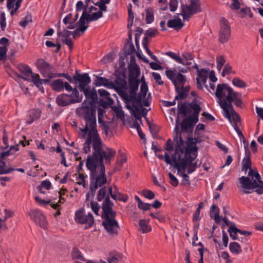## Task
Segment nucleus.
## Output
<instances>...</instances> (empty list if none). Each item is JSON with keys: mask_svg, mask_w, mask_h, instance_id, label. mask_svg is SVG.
<instances>
[{"mask_svg": "<svg viewBox=\"0 0 263 263\" xmlns=\"http://www.w3.org/2000/svg\"><path fill=\"white\" fill-rule=\"evenodd\" d=\"M196 143V139H191L188 141L184 153L180 150V146H178L176 152L172 155L174 166L177 168L178 173L183 177V182L186 184H189L187 174L194 172L197 167V162H193L198 155Z\"/></svg>", "mask_w": 263, "mask_h": 263, "instance_id": "f257e3e1", "label": "nucleus"}, {"mask_svg": "<svg viewBox=\"0 0 263 263\" xmlns=\"http://www.w3.org/2000/svg\"><path fill=\"white\" fill-rule=\"evenodd\" d=\"M115 153L116 151L113 149L106 148L104 155L101 154L100 156H95L92 153V155H88L86 166L90 171V191L92 197L95 196L96 190L107 182L103 160L105 159L109 163L110 158Z\"/></svg>", "mask_w": 263, "mask_h": 263, "instance_id": "f03ea898", "label": "nucleus"}, {"mask_svg": "<svg viewBox=\"0 0 263 263\" xmlns=\"http://www.w3.org/2000/svg\"><path fill=\"white\" fill-rule=\"evenodd\" d=\"M84 120L85 127L80 128L81 138L85 139L83 144V152L85 154L90 153L92 145L95 156H100L101 154L104 155L106 149L103 148V143L97 129L96 115L85 118Z\"/></svg>", "mask_w": 263, "mask_h": 263, "instance_id": "7ed1b4c3", "label": "nucleus"}, {"mask_svg": "<svg viewBox=\"0 0 263 263\" xmlns=\"http://www.w3.org/2000/svg\"><path fill=\"white\" fill-rule=\"evenodd\" d=\"M233 92L234 90L231 87L227 84L223 83L217 86L215 95L217 98V102L223 110L224 116L229 120L238 134L243 138L238 126L240 122V118L232 105L231 97Z\"/></svg>", "mask_w": 263, "mask_h": 263, "instance_id": "20e7f679", "label": "nucleus"}, {"mask_svg": "<svg viewBox=\"0 0 263 263\" xmlns=\"http://www.w3.org/2000/svg\"><path fill=\"white\" fill-rule=\"evenodd\" d=\"M139 85V81L133 79L129 80V86L127 87L126 82L125 81L119 80L116 91L126 104L135 101L140 103L146 97L148 87L145 82H142L140 86V92L136 98V91L138 89Z\"/></svg>", "mask_w": 263, "mask_h": 263, "instance_id": "39448f33", "label": "nucleus"}, {"mask_svg": "<svg viewBox=\"0 0 263 263\" xmlns=\"http://www.w3.org/2000/svg\"><path fill=\"white\" fill-rule=\"evenodd\" d=\"M114 204L107 197L102 204V224L110 235H117L119 226L116 220V212L112 210Z\"/></svg>", "mask_w": 263, "mask_h": 263, "instance_id": "423d86ee", "label": "nucleus"}, {"mask_svg": "<svg viewBox=\"0 0 263 263\" xmlns=\"http://www.w3.org/2000/svg\"><path fill=\"white\" fill-rule=\"evenodd\" d=\"M165 73L167 77L172 81L175 86L177 94L175 99L179 100L186 98L189 92L190 87H184L186 82L185 77L176 70H167L165 71Z\"/></svg>", "mask_w": 263, "mask_h": 263, "instance_id": "0eeeda50", "label": "nucleus"}, {"mask_svg": "<svg viewBox=\"0 0 263 263\" xmlns=\"http://www.w3.org/2000/svg\"><path fill=\"white\" fill-rule=\"evenodd\" d=\"M182 57H183L182 65L192 66L193 68L197 70L198 77L196 78L197 87L199 89H202L203 87L201 84L200 80L204 83L205 82V80L208 79L209 70L205 68L199 69L198 65L194 62L193 56L191 53H185L182 54Z\"/></svg>", "mask_w": 263, "mask_h": 263, "instance_id": "6e6552de", "label": "nucleus"}, {"mask_svg": "<svg viewBox=\"0 0 263 263\" xmlns=\"http://www.w3.org/2000/svg\"><path fill=\"white\" fill-rule=\"evenodd\" d=\"M192 108L193 110V115L185 118L181 123L182 132L192 130L194 124L198 121L199 114L201 110L200 106L197 104H193L192 105Z\"/></svg>", "mask_w": 263, "mask_h": 263, "instance_id": "1a4fd4ad", "label": "nucleus"}, {"mask_svg": "<svg viewBox=\"0 0 263 263\" xmlns=\"http://www.w3.org/2000/svg\"><path fill=\"white\" fill-rule=\"evenodd\" d=\"M18 68L22 73V75H18V77L29 82H32L36 87L41 86L40 76L33 73L31 69L28 65L21 64Z\"/></svg>", "mask_w": 263, "mask_h": 263, "instance_id": "9d476101", "label": "nucleus"}, {"mask_svg": "<svg viewBox=\"0 0 263 263\" xmlns=\"http://www.w3.org/2000/svg\"><path fill=\"white\" fill-rule=\"evenodd\" d=\"M97 10V8L93 6L84 9L80 18V22L82 21L85 22V24L88 25L89 22L97 21L102 17L103 13Z\"/></svg>", "mask_w": 263, "mask_h": 263, "instance_id": "9b49d317", "label": "nucleus"}, {"mask_svg": "<svg viewBox=\"0 0 263 263\" xmlns=\"http://www.w3.org/2000/svg\"><path fill=\"white\" fill-rule=\"evenodd\" d=\"M190 5H181L184 20H188L193 14L201 11L199 0H190Z\"/></svg>", "mask_w": 263, "mask_h": 263, "instance_id": "f8f14e48", "label": "nucleus"}, {"mask_svg": "<svg viewBox=\"0 0 263 263\" xmlns=\"http://www.w3.org/2000/svg\"><path fill=\"white\" fill-rule=\"evenodd\" d=\"M179 116H177V119H176V124L175 126V128L174 129V141L175 143V152H176V149L178 148V146H180V150L183 152L184 153V148H185V149H186L187 145V142L189 140L191 139V138L187 139V141H184L182 139V137L181 136V134L180 133L178 132L179 130ZM196 139V138H195ZM196 140L197 141V139H196Z\"/></svg>", "mask_w": 263, "mask_h": 263, "instance_id": "ddd939ff", "label": "nucleus"}, {"mask_svg": "<svg viewBox=\"0 0 263 263\" xmlns=\"http://www.w3.org/2000/svg\"><path fill=\"white\" fill-rule=\"evenodd\" d=\"M74 218L77 223L87 224L88 226L86 228L91 227L94 222L92 215L90 213L86 215L83 209L76 212Z\"/></svg>", "mask_w": 263, "mask_h": 263, "instance_id": "4468645a", "label": "nucleus"}, {"mask_svg": "<svg viewBox=\"0 0 263 263\" xmlns=\"http://www.w3.org/2000/svg\"><path fill=\"white\" fill-rule=\"evenodd\" d=\"M92 101L85 100L81 107L77 109V112L84 119L96 115L95 111L92 109Z\"/></svg>", "mask_w": 263, "mask_h": 263, "instance_id": "2eb2a0df", "label": "nucleus"}, {"mask_svg": "<svg viewBox=\"0 0 263 263\" xmlns=\"http://www.w3.org/2000/svg\"><path fill=\"white\" fill-rule=\"evenodd\" d=\"M36 65L44 77L51 79L56 77V73L52 71V66L45 62L43 59H39L36 62Z\"/></svg>", "mask_w": 263, "mask_h": 263, "instance_id": "dca6fc26", "label": "nucleus"}, {"mask_svg": "<svg viewBox=\"0 0 263 263\" xmlns=\"http://www.w3.org/2000/svg\"><path fill=\"white\" fill-rule=\"evenodd\" d=\"M220 27L219 40L221 43H224L229 40L231 34L228 21L224 18L220 19Z\"/></svg>", "mask_w": 263, "mask_h": 263, "instance_id": "f3484780", "label": "nucleus"}, {"mask_svg": "<svg viewBox=\"0 0 263 263\" xmlns=\"http://www.w3.org/2000/svg\"><path fill=\"white\" fill-rule=\"evenodd\" d=\"M29 215L31 219H32L36 224L44 229L47 227V222L46 218L40 211L32 210L29 213Z\"/></svg>", "mask_w": 263, "mask_h": 263, "instance_id": "a211bd4d", "label": "nucleus"}, {"mask_svg": "<svg viewBox=\"0 0 263 263\" xmlns=\"http://www.w3.org/2000/svg\"><path fill=\"white\" fill-rule=\"evenodd\" d=\"M76 81L79 82V88L81 91L89 87L88 85L91 83L90 78L87 73L81 74L77 72L74 75V82Z\"/></svg>", "mask_w": 263, "mask_h": 263, "instance_id": "6ab92c4d", "label": "nucleus"}, {"mask_svg": "<svg viewBox=\"0 0 263 263\" xmlns=\"http://www.w3.org/2000/svg\"><path fill=\"white\" fill-rule=\"evenodd\" d=\"M118 83L119 80H116L114 82H112L105 78L100 77H97L95 81V84L97 86H104L107 88H114L116 90Z\"/></svg>", "mask_w": 263, "mask_h": 263, "instance_id": "aec40b11", "label": "nucleus"}, {"mask_svg": "<svg viewBox=\"0 0 263 263\" xmlns=\"http://www.w3.org/2000/svg\"><path fill=\"white\" fill-rule=\"evenodd\" d=\"M239 180L241 187L244 189H252V187L257 186V181L255 179L251 180L248 177L242 176L239 179Z\"/></svg>", "mask_w": 263, "mask_h": 263, "instance_id": "412c9836", "label": "nucleus"}, {"mask_svg": "<svg viewBox=\"0 0 263 263\" xmlns=\"http://www.w3.org/2000/svg\"><path fill=\"white\" fill-rule=\"evenodd\" d=\"M193 104H197L196 103L192 102L191 104L183 103L181 105L178 103V114H181L183 117L187 116L188 113L193 111L192 108V105Z\"/></svg>", "mask_w": 263, "mask_h": 263, "instance_id": "4be33fe9", "label": "nucleus"}, {"mask_svg": "<svg viewBox=\"0 0 263 263\" xmlns=\"http://www.w3.org/2000/svg\"><path fill=\"white\" fill-rule=\"evenodd\" d=\"M70 102L69 96L65 93L59 95L56 98V103L60 106L69 105L71 104Z\"/></svg>", "mask_w": 263, "mask_h": 263, "instance_id": "5701e85b", "label": "nucleus"}, {"mask_svg": "<svg viewBox=\"0 0 263 263\" xmlns=\"http://www.w3.org/2000/svg\"><path fill=\"white\" fill-rule=\"evenodd\" d=\"M84 93L85 97L86 98V100L92 101V103L93 104L94 101L97 98V93L95 90H91L90 87L86 88V89L82 91Z\"/></svg>", "mask_w": 263, "mask_h": 263, "instance_id": "b1692460", "label": "nucleus"}, {"mask_svg": "<svg viewBox=\"0 0 263 263\" xmlns=\"http://www.w3.org/2000/svg\"><path fill=\"white\" fill-rule=\"evenodd\" d=\"M72 91V94L68 95L69 97L70 101L71 102L70 104L81 102L83 99V95L82 94H80L77 88H74Z\"/></svg>", "mask_w": 263, "mask_h": 263, "instance_id": "393cba45", "label": "nucleus"}, {"mask_svg": "<svg viewBox=\"0 0 263 263\" xmlns=\"http://www.w3.org/2000/svg\"><path fill=\"white\" fill-rule=\"evenodd\" d=\"M78 24H79V27L77 28L76 30L73 32V34H72L74 39H76L77 36H80L88 28V25H86L85 22H83L82 21L80 22V20Z\"/></svg>", "mask_w": 263, "mask_h": 263, "instance_id": "a878e982", "label": "nucleus"}, {"mask_svg": "<svg viewBox=\"0 0 263 263\" xmlns=\"http://www.w3.org/2000/svg\"><path fill=\"white\" fill-rule=\"evenodd\" d=\"M211 217L213 218L216 223L221 221L222 217L219 216V209L215 204L212 205L210 209Z\"/></svg>", "mask_w": 263, "mask_h": 263, "instance_id": "bb28decb", "label": "nucleus"}, {"mask_svg": "<svg viewBox=\"0 0 263 263\" xmlns=\"http://www.w3.org/2000/svg\"><path fill=\"white\" fill-rule=\"evenodd\" d=\"M126 104L127 108L130 110L132 116H134L136 120L141 122V112H140V110L134 105L133 108L129 105V103Z\"/></svg>", "mask_w": 263, "mask_h": 263, "instance_id": "cd10ccee", "label": "nucleus"}, {"mask_svg": "<svg viewBox=\"0 0 263 263\" xmlns=\"http://www.w3.org/2000/svg\"><path fill=\"white\" fill-rule=\"evenodd\" d=\"M184 24L180 18L168 20L167 26L168 27L174 28L175 30H179L182 28Z\"/></svg>", "mask_w": 263, "mask_h": 263, "instance_id": "c85d7f7f", "label": "nucleus"}, {"mask_svg": "<svg viewBox=\"0 0 263 263\" xmlns=\"http://www.w3.org/2000/svg\"><path fill=\"white\" fill-rule=\"evenodd\" d=\"M41 111L39 109L32 110L29 114L28 118L27 120V123L30 124L34 120L38 119L41 116Z\"/></svg>", "mask_w": 263, "mask_h": 263, "instance_id": "c756f323", "label": "nucleus"}, {"mask_svg": "<svg viewBox=\"0 0 263 263\" xmlns=\"http://www.w3.org/2000/svg\"><path fill=\"white\" fill-rule=\"evenodd\" d=\"M51 86L53 90L56 91H61L64 89V83L62 80L57 79L52 83Z\"/></svg>", "mask_w": 263, "mask_h": 263, "instance_id": "7c9ffc66", "label": "nucleus"}, {"mask_svg": "<svg viewBox=\"0 0 263 263\" xmlns=\"http://www.w3.org/2000/svg\"><path fill=\"white\" fill-rule=\"evenodd\" d=\"M12 150H14V151H17L19 150L18 148V144L12 146L10 147L9 150L4 152L1 153V162H3V160L5 157H7L8 156H10L11 155L14 154V152H12Z\"/></svg>", "mask_w": 263, "mask_h": 263, "instance_id": "2f4dec72", "label": "nucleus"}, {"mask_svg": "<svg viewBox=\"0 0 263 263\" xmlns=\"http://www.w3.org/2000/svg\"><path fill=\"white\" fill-rule=\"evenodd\" d=\"M229 249L233 253L238 254L241 252V248L238 242H232L229 245Z\"/></svg>", "mask_w": 263, "mask_h": 263, "instance_id": "473e14b6", "label": "nucleus"}, {"mask_svg": "<svg viewBox=\"0 0 263 263\" xmlns=\"http://www.w3.org/2000/svg\"><path fill=\"white\" fill-rule=\"evenodd\" d=\"M140 230L143 233H146L151 230V228L148 226V221L145 219H142L139 221Z\"/></svg>", "mask_w": 263, "mask_h": 263, "instance_id": "72a5a7b5", "label": "nucleus"}, {"mask_svg": "<svg viewBox=\"0 0 263 263\" xmlns=\"http://www.w3.org/2000/svg\"><path fill=\"white\" fill-rule=\"evenodd\" d=\"M23 0H7V7L10 10L16 6V9H19Z\"/></svg>", "mask_w": 263, "mask_h": 263, "instance_id": "f704fd0d", "label": "nucleus"}, {"mask_svg": "<svg viewBox=\"0 0 263 263\" xmlns=\"http://www.w3.org/2000/svg\"><path fill=\"white\" fill-rule=\"evenodd\" d=\"M71 256L73 259H79L85 260V258L82 255L81 253L78 249L74 248L71 253Z\"/></svg>", "mask_w": 263, "mask_h": 263, "instance_id": "c9c22d12", "label": "nucleus"}, {"mask_svg": "<svg viewBox=\"0 0 263 263\" xmlns=\"http://www.w3.org/2000/svg\"><path fill=\"white\" fill-rule=\"evenodd\" d=\"M108 197L109 198V195L106 194V189L105 187H102L100 189L99 191L98 195H97V200L99 201H102L103 199L106 198ZM105 200L104 201V202Z\"/></svg>", "mask_w": 263, "mask_h": 263, "instance_id": "e433bc0d", "label": "nucleus"}, {"mask_svg": "<svg viewBox=\"0 0 263 263\" xmlns=\"http://www.w3.org/2000/svg\"><path fill=\"white\" fill-rule=\"evenodd\" d=\"M232 224L234 225V226H231L228 230V232L230 233V236L232 239H237L238 238L237 235V233H239V229L234 226V224L233 223H232Z\"/></svg>", "mask_w": 263, "mask_h": 263, "instance_id": "4c0bfd02", "label": "nucleus"}, {"mask_svg": "<svg viewBox=\"0 0 263 263\" xmlns=\"http://www.w3.org/2000/svg\"><path fill=\"white\" fill-rule=\"evenodd\" d=\"M242 170L246 172L248 169L251 168V161L249 156H247L242 161Z\"/></svg>", "mask_w": 263, "mask_h": 263, "instance_id": "58836bf2", "label": "nucleus"}, {"mask_svg": "<svg viewBox=\"0 0 263 263\" xmlns=\"http://www.w3.org/2000/svg\"><path fill=\"white\" fill-rule=\"evenodd\" d=\"M166 54L170 57L171 58L179 63L182 64L183 62V57H181L179 54H177L174 52L170 51L166 52Z\"/></svg>", "mask_w": 263, "mask_h": 263, "instance_id": "ea45409f", "label": "nucleus"}, {"mask_svg": "<svg viewBox=\"0 0 263 263\" xmlns=\"http://www.w3.org/2000/svg\"><path fill=\"white\" fill-rule=\"evenodd\" d=\"M166 54L170 57L171 58L179 63L182 64L183 62V57H181L179 54H177L174 52L170 51L166 52Z\"/></svg>", "mask_w": 263, "mask_h": 263, "instance_id": "a19ab883", "label": "nucleus"}, {"mask_svg": "<svg viewBox=\"0 0 263 263\" xmlns=\"http://www.w3.org/2000/svg\"><path fill=\"white\" fill-rule=\"evenodd\" d=\"M232 84L235 86L239 88H245L247 86V84L243 81L238 78H234L232 80Z\"/></svg>", "mask_w": 263, "mask_h": 263, "instance_id": "79ce46f5", "label": "nucleus"}, {"mask_svg": "<svg viewBox=\"0 0 263 263\" xmlns=\"http://www.w3.org/2000/svg\"><path fill=\"white\" fill-rule=\"evenodd\" d=\"M239 93L234 91L233 94L231 95L232 103L234 102L235 104L238 107H240L242 104L241 100L238 98Z\"/></svg>", "mask_w": 263, "mask_h": 263, "instance_id": "37998d69", "label": "nucleus"}, {"mask_svg": "<svg viewBox=\"0 0 263 263\" xmlns=\"http://www.w3.org/2000/svg\"><path fill=\"white\" fill-rule=\"evenodd\" d=\"M122 258V255L121 254H117L114 256L108 257L107 261L108 263H118Z\"/></svg>", "mask_w": 263, "mask_h": 263, "instance_id": "c03bdc74", "label": "nucleus"}, {"mask_svg": "<svg viewBox=\"0 0 263 263\" xmlns=\"http://www.w3.org/2000/svg\"><path fill=\"white\" fill-rule=\"evenodd\" d=\"M58 35L59 36H62L64 39L69 38V36L73 34L72 31H70L66 29H65L63 31L60 30V28L58 30Z\"/></svg>", "mask_w": 263, "mask_h": 263, "instance_id": "a18cd8bd", "label": "nucleus"}, {"mask_svg": "<svg viewBox=\"0 0 263 263\" xmlns=\"http://www.w3.org/2000/svg\"><path fill=\"white\" fill-rule=\"evenodd\" d=\"M111 197L115 199L123 201L124 202L127 200V196L121 194H111Z\"/></svg>", "mask_w": 263, "mask_h": 263, "instance_id": "49530a36", "label": "nucleus"}, {"mask_svg": "<svg viewBox=\"0 0 263 263\" xmlns=\"http://www.w3.org/2000/svg\"><path fill=\"white\" fill-rule=\"evenodd\" d=\"M32 22V17L30 14L27 15L24 18L23 20L20 22V25L23 28L26 27L27 24Z\"/></svg>", "mask_w": 263, "mask_h": 263, "instance_id": "de8ad7c7", "label": "nucleus"}, {"mask_svg": "<svg viewBox=\"0 0 263 263\" xmlns=\"http://www.w3.org/2000/svg\"><path fill=\"white\" fill-rule=\"evenodd\" d=\"M257 185L256 187H252V189H255V192L258 194H263V182L260 180L257 181Z\"/></svg>", "mask_w": 263, "mask_h": 263, "instance_id": "09e8293b", "label": "nucleus"}, {"mask_svg": "<svg viewBox=\"0 0 263 263\" xmlns=\"http://www.w3.org/2000/svg\"><path fill=\"white\" fill-rule=\"evenodd\" d=\"M90 206L94 213L97 215H99L98 213L100 210V206L98 203L97 202L91 201L90 203Z\"/></svg>", "mask_w": 263, "mask_h": 263, "instance_id": "8fccbe9b", "label": "nucleus"}, {"mask_svg": "<svg viewBox=\"0 0 263 263\" xmlns=\"http://www.w3.org/2000/svg\"><path fill=\"white\" fill-rule=\"evenodd\" d=\"M142 194L145 198L152 199L155 198V194L151 190H145L142 191Z\"/></svg>", "mask_w": 263, "mask_h": 263, "instance_id": "3c124183", "label": "nucleus"}, {"mask_svg": "<svg viewBox=\"0 0 263 263\" xmlns=\"http://www.w3.org/2000/svg\"><path fill=\"white\" fill-rule=\"evenodd\" d=\"M158 34V30L156 28H149L145 32V35L147 36L153 37Z\"/></svg>", "mask_w": 263, "mask_h": 263, "instance_id": "603ef678", "label": "nucleus"}, {"mask_svg": "<svg viewBox=\"0 0 263 263\" xmlns=\"http://www.w3.org/2000/svg\"><path fill=\"white\" fill-rule=\"evenodd\" d=\"M46 45L49 48L56 47L57 49L55 50V52H58L61 48V45L60 44H55L51 41H47L45 43Z\"/></svg>", "mask_w": 263, "mask_h": 263, "instance_id": "864d4df0", "label": "nucleus"}, {"mask_svg": "<svg viewBox=\"0 0 263 263\" xmlns=\"http://www.w3.org/2000/svg\"><path fill=\"white\" fill-rule=\"evenodd\" d=\"M77 183L79 185H82L84 187H85L86 185L85 183V177L83 174H79V177L77 179Z\"/></svg>", "mask_w": 263, "mask_h": 263, "instance_id": "5fc2aeb1", "label": "nucleus"}, {"mask_svg": "<svg viewBox=\"0 0 263 263\" xmlns=\"http://www.w3.org/2000/svg\"><path fill=\"white\" fill-rule=\"evenodd\" d=\"M248 175L249 176L254 177L255 178V180H256V181H259L260 179V175L257 173V172L253 170L252 168H250V170H249V171L248 172Z\"/></svg>", "mask_w": 263, "mask_h": 263, "instance_id": "6e6d98bb", "label": "nucleus"}, {"mask_svg": "<svg viewBox=\"0 0 263 263\" xmlns=\"http://www.w3.org/2000/svg\"><path fill=\"white\" fill-rule=\"evenodd\" d=\"M158 157L161 159H163V158H164L165 162L167 164L172 165V163L173 162L174 163V162L173 161V159H172V160H171L170 156L167 153H165V154L164 155V156L163 155H158Z\"/></svg>", "mask_w": 263, "mask_h": 263, "instance_id": "4d7b16f0", "label": "nucleus"}, {"mask_svg": "<svg viewBox=\"0 0 263 263\" xmlns=\"http://www.w3.org/2000/svg\"><path fill=\"white\" fill-rule=\"evenodd\" d=\"M168 175L170 179V183L174 186H177L178 185V180L177 178L171 173H169Z\"/></svg>", "mask_w": 263, "mask_h": 263, "instance_id": "13d9d810", "label": "nucleus"}, {"mask_svg": "<svg viewBox=\"0 0 263 263\" xmlns=\"http://www.w3.org/2000/svg\"><path fill=\"white\" fill-rule=\"evenodd\" d=\"M59 77H63L65 79H66L70 83H73L74 82V76L73 77H71L67 73H60L57 75ZM57 77V75H56Z\"/></svg>", "mask_w": 263, "mask_h": 263, "instance_id": "bf43d9fd", "label": "nucleus"}, {"mask_svg": "<svg viewBox=\"0 0 263 263\" xmlns=\"http://www.w3.org/2000/svg\"><path fill=\"white\" fill-rule=\"evenodd\" d=\"M7 47L1 46L0 47V60H4L6 57Z\"/></svg>", "mask_w": 263, "mask_h": 263, "instance_id": "052dcab7", "label": "nucleus"}, {"mask_svg": "<svg viewBox=\"0 0 263 263\" xmlns=\"http://www.w3.org/2000/svg\"><path fill=\"white\" fill-rule=\"evenodd\" d=\"M0 25L2 29L4 30L6 26V23L5 14L4 12L2 13L0 16Z\"/></svg>", "mask_w": 263, "mask_h": 263, "instance_id": "680f3d73", "label": "nucleus"}, {"mask_svg": "<svg viewBox=\"0 0 263 263\" xmlns=\"http://www.w3.org/2000/svg\"><path fill=\"white\" fill-rule=\"evenodd\" d=\"M231 69L232 67L230 65L226 64L221 73L222 77H225L226 75L229 74L231 73Z\"/></svg>", "mask_w": 263, "mask_h": 263, "instance_id": "e2e57ef3", "label": "nucleus"}, {"mask_svg": "<svg viewBox=\"0 0 263 263\" xmlns=\"http://www.w3.org/2000/svg\"><path fill=\"white\" fill-rule=\"evenodd\" d=\"M126 160V156L124 154H122L118 158L117 163L118 165L121 166Z\"/></svg>", "mask_w": 263, "mask_h": 263, "instance_id": "0e129e2a", "label": "nucleus"}, {"mask_svg": "<svg viewBox=\"0 0 263 263\" xmlns=\"http://www.w3.org/2000/svg\"><path fill=\"white\" fill-rule=\"evenodd\" d=\"M178 6V0H171L170 2V10L172 12H174L177 9Z\"/></svg>", "mask_w": 263, "mask_h": 263, "instance_id": "69168bd1", "label": "nucleus"}, {"mask_svg": "<svg viewBox=\"0 0 263 263\" xmlns=\"http://www.w3.org/2000/svg\"><path fill=\"white\" fill-rule=\"evenodd\" d=\"M151 204L149 203H146L142 201L141 203L138 204V207L141 210L144 211H147L150 209Z\"/></svg>", "mask_w": 263, "mask_h": 263, "instance_id": "338daca9", "label": "nucleus"}, {"mask_svg": "<svg viewBox=\"0 0 263 263\" xmlns=\"http://www.w3.org/2000/svg\"><path fill=\"white\" fill-rule=\"evenodd\" d=\"M114 111L116 113V116L120 119L124 118L123 111L120 108L116 107L115 108Z\"/></svg>", "mask_w": 263, "mask_h": 263, "instance_id": "774afa93", "label": "nucleus"}]
</instances>
